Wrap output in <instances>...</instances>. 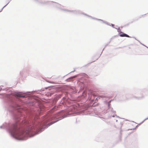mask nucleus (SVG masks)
<instances>
[{"label":"nucleus","instance_id":"f03ea898","mask_svg":"<svg viewBox=\"0 0 148 148\" xmlns=\"http://www.w3.org/2000/svg\"><path fill=\"white\" fill-rule=\"evenodd\" d=\"M120 36L121 37L125 36V37H130L128 35H127L126 34H120Z\"/></svg>","mask_w":148,"mask_h":148},{"label":"nucleus","instance_id":"20e7f679","mask_svg":"<svg viewBox=\"0 0 148 148\" xmlns=\"http://www.w3.org/2000/svg\"><path fill=\"white\" fill-rule=\"evenodd\" d=\"M54 122L53 123H51V124H50V125L51 124H52L53 123H54Z\"/></svg>","mask_w":148,"mask_h":148},{"label":"nucleus","instance_id":"39448f33","mask_svg":"<svg viewBox=\"0 0 148 148\" xmlns=\"http://www.w3.org/2000/svg\"><path fill=\"white\" fill-rule=\"evenodd\" d=\"M96 99H97V98H96Z\"/></svg>","mask_w":148,"mask_h":148},{"label":"nucleus","instance_id":"f257e3e1","mask_svg":"<svg viewBox=\"0 0 148 148\" xmlns=\"http://www.w3.org/2000/svg\"><path fill=\"white\" fill-rule=\"evenodd\" d=\"M32 131L26 130L25 132L21 130L17 127V124L13 126V130L10 132L11 134L19 138H23L28 136Z\"/></svg>","mask_w":148,"mask_h":148},{"label":"nucleus","instance_id":"7ed1b4c3","mask_svg":"<svg viewBox=\"0 0 148 148\" xmlns=\"http://www.w3.org/2000/svg\"><path fill=\"white\" fill-rule=\"evenodd\" d=\"M16 95L18 97H23L21 94L18 93L16 94Z\"/></svg>","mask_w":148,"mask_h":148}]
</instances>
